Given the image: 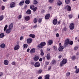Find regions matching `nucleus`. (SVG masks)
Returning a JSON list of instances; mask_svg holds the SVG:
<instances>
[{"label":"nucleus","instance_id":"58","mask_svg":"<svg viewBox=\"0 0 79 79\" xmlns=\"http://www.w3.org/2000/svg\"><path fill=\"white\" fill-rule=\"evenodd\" d=\"M60 23H61V21L60 20L59 21H58L57 22L58 24H60Z\"/></svg>","mask_w":79,"mask_h":79},{"label":"nucleus","instance_id":"17","mask_svg":"<svg viewBox=\"0 0 79 79\" xmlns=\"http://www.w3.org/2000/svg\"><path fill=\"white\" fill-rule=\"evenodd\" d=\"M31 10L29 9L28 10L26 11L27 15H31Z\"/></svg>","mask_w":79,"mask_h":79},{"label":"nucleus","instance_id":"6","mask_svg":"<svg viewBox=\"0 0 79 79\" xmlns=\"http://www.w3.org/2000/svg\"><path fill=\"white\" fill-rule=\"evenodd\" d=\"M69 28L71 30H73L74 29V24L73 23H70L69 25Z\"/></svg>","mask_w":79,"mask_h":79},{"label":"nucleus","instance_id":"53","mask_svg":"<svg viewBox=\"0 0 79 79\" xmlns=\"http://www.w3.org/2000/svg\"><path fill=\"white\" fill-rule=\"evenodd\" d=\"M3 74V73L0 72V77L1 76H2Z\"/></svg>","mask_w":79,"mask_h":79},{"label":"nucleus","instance_id":"37","mask_svg":"<svg viewBox=\"0 0 79 79\" xmlns=\"http://www.w3.org/2000/svg\"><path fill=\"white\" fill-rule=\"evenodd\" d=\"M42 72V70L41 69L39 70L37 72L38 74H40Z\"/></svg>","mask_w":79,"mask_h":79},{"label":"nucleus","instance_id":"42","mask_svg":"<svg viewBox=\"0 0 79 79\" xmlns=\"http://www.w3.org/2000/svg\"><path fill=\"white\" fill-rule=\"evenodd\" d=\"M69 45H72L73 44V41H71L70 42H69Z\"/></svg>","mask_w":79,"mask_h":79},{"label":"nucleus","instance_id":"41","mask_svg":"<svg viewBox=\"0 0 79 79\" xmlns=\"http://www.w3.org/2000/svg\"><path fill=\"white\" fill-rule=\"evenodd\" d=\"M71 58L73 60H75L76 59V56H72L71 57Z\"/></svg>","mask_w":79,"mask_h":79},{"label":"nucleus","instance_id":"59","mask_svg":"<svg viewBox=\"0 0 79 79\" xmlns=\"http://www.w3.org/2000/svg\"><path fill=\"white\" fill-rule=\"evenodd\" d=\"M42 61V58H40L39 60V61Z\"/></svg>","mask_w":79,"mask_h":79},{"label":"nucleus","instance_id":"46","mask_svg":"<svg viewBox=\"0 0 79 79\" xmlns=\"http://www.w3.org/2000/svg\"><path fill=\"white\" fill-rule=\"evenodd\" d=\"M67 45H68V44H66L65 43H64V47L66 48V47H67Z\"/></svg>","mask_w":79,"mask_h":79},{"label":"nucleus","instance_id":"10","mask_svg":"<svg viewBox=\"0 0 79 79\" xmlns=\"http://www.w3.org/2000/svg\"><path fill=\"white\" fill-rule=\"evenodd\" d=\"M27 44H31L32 42V39L31 38H29L27 40Z\"/></svg>","mask_w":79,"mask_h":79},{"label":"nucleus","instance_id":"7","mask_svg":"<svg viewBox=\"0 0 79 79\" xmlns=\"http://www.w3.org/2000/svg\"><path fill=\"white\" fill-rule=\"evenodd\" d=\"M65 8H66L68 11H71V7L69 5L66 6Z\"/></svg>","mask_w":79,"mask_h":79},{"label":"nucleus","instance_id":"52","mask_svg":"<svg viewBox=\"0 0 79 79\" xmlns=\"http://www.w3.org/2000/svg\"><path fill=\"white\" fill-rule=\"evenodd\" d=\"M69 18L70 19H71L73 18V15H69Z\"/></svg>","mask_w":79,"mask_h":79},{"label":"nucleus","instance_id":"14","mask_svg":"<svg viewBox=\"0 0 79 79\" xmlns=\"http://www.w3.org/2000/svg\"><path fill=\"white\" fill-rule=\"evenodd\" d=\"M33 59L34 60V61H38V60H39V57L38 56H35L34 57Z\"/></svg>","mask_w":79,"mask_h":79},{"label":"nucleus","instance_id":"54","mask_svg":"<svg viewBox=\"0 0 79 79\" xmlns=\"http://www.w3.org/2000/svg\"><path fill=\"white\" fill-rule=\"evenodd\" d=\"M56 37H58L59 36H60V35H59V34L58 33H57L56 35Z\"/></svg>","mask_w":79,"mask_h":79},{"label":"nucleus","instance_id":"32","mask_svg":"<svg viewBox=\"0 0 79 79\" xmlns=\"http://www.w3.org/2000/svg\"><path fill=\"white\" fill-rule=\"evenodd\" d=\"M28 46V45L27 44H23V49H24V48H27V47Z\"/></svg>","mask_w":79,"mask_h":79},{"label":"nucleus","instance_id":"20","mask_svg":"<svg viewBox=\"0 0 79 79\" xmlns=\"http://www.w3.org/2000/svg\"><path fill=\"white\" fill-rule=\"evenodd\" d=\"M9 27L10 29H11L13 27V23H11L9 25Z\"/></svg>","mask_w":79,"mask_h":79},{"label":"nucleus","instance_id":"16","mask_svg":"<svg viewBox=\"0 0 79 79\" xmlns=\"http://www.w3.org/2000/svg\"><path fill=\"white\" fill-rule=\"evenodd\" d=\"M46 58L47 60H50V58H51V56H50V54L48 53L47 55Z\"/></svg>","mask_w":79,"mask_h":79},{"label":"nucleus","instance_id":"8","mask_svg":"<svg viewBox=\"0 0 79 79\" xmlns=\"http://www.w3.org/2000/svg\"><path fill=\"white\" fill-rule=\"evenodd\" d=\"M50 15L49 14H48L46 15L45 16L44 18L45 19H50Z\"/></svg>","mask_w":79,"mask_h":79},{"label":"nucleus","instance_id":"40","mask_svg":"<svg viewBox=\"0 0 79 79\" xmlns=\"http://www.w3.org/2000/svg\"><path fill=\"white\" fill-rule=\"evenodd\" d=\"M75 73L77 74V73H79V69H77L76 70Z\"/></svg>","mask_w":79,"mask_h":79},{"label":"nucleus","instance_id":"21","mask_svg":"<svg viewBox=\"0 0 79 79\" xmlns=\"http://www.w3.org/2000/svg\"><path fill=\"white\" fill-rule=\"evenodd\" d=\"M65 43L66 44H68L69 45V40L68 39H67L65 40Z\"/></svg>","mask_w":79,"mask_h":79},{"label":"nucleus","instance_id":"62","mask_svg":"<svg viewBox=\"0 0 79 79\" xmlns=\"http://www.w3.org/2000/svg\"><path fill=\"white\" fill-rule=\"evenodd\" d=\"M61 57H62V56H61V55H60L59 56V58H61Z\"/></svg>","mask_w":79,"mask_h":79},{"label":"nucleus","instance_id":"36","mask_svg":"<svg viewBox=\"0 0 79 79\" xmlns=\"http://www.w3.org/2000/svg\"><path fill=\"white\" fill-rule=\"evenodd\" d=\"M52 64H56V60H53L52 61Z\"/></svg>","mask_w":79,"mask_h":79},{"label":"nucleus","instance_id":"50","mask_svg":"<svg viewBox=\"0 0 79 79\" xmlns=\"http://www.w3.org/2000/svg\"><path fill=\"white\" fill-rule=\"evenodd\" d=\"M49 2L50 3H53L54 2V0H49Z\"/></svg>","mask_w":79,"mask_h":79},{"label":"nucleus","instance_id":"57","mask_svg":"<svg viewBox=\"0 0 79 79\" xmlns=\"http://www.w3.org/2000/svg\"><path fill=\"white\" fill-rule=\"evenodd\" d=\"M27 5H25V6H24V8L25 9H26V8H27Z\"/></svg>","mask_w":79,"mask_h":79},{"label":"nucleus","instance_id":"34","mask_svg":"<svg viewBox=\"0 0 79 79\" xmlns=\"http://www.w3.org/2000/svg\"><path fill=\"white\" fill-rule=\"evenodd\" d=\"M34 7H35L34 6L32 5H31L30 6V9L32 10L34 9Z\"/></svg>","mask_w":79,"mask_h":79},{"label":"nucleus","instance_id":"18","mask_svg":"<svg viewBox=\"0 0 79 79\" xmlns=\"http://www.w3.org/2000/svg\"><path fill=\"white\" fill-rule=\"evenodd\" d=\"M53 44V41L52 40H49L48 41V45H52Z\"/></svg>","mask_w":79,"mask_h":79},{"label":"nucleus","instance_id":"13","mask_svg":"<svg viewBox=\"0 0 79 79\" xmlns=\"http://www.w3.org/2000/svg\"><path fill=\"white\" fill-rule=\"evenodd\" d=\"M4 64L5 65H8L9 64V61L7 60H5L4 61Z\"/></svg>","mask_w":79,"mask_h":79},{"label":"nucleus","instance_id":"39","mask_svg":"<svg viewBox=\"0 0 79 79\" xmlns=\"http://www.w3.org/2000/svg\"><path fill=\"white\" fill-rule=\"evenodd\" d=\"M42 18H40L39 19V20H38V22L39 23H41L42 22Z\"/></svg>","mask_w":79,"mask_h":79},{"label":"nucleus","instance_id":"22","mask_svg":"<svg viewBox=\"0 0 79 79\" xmlns=\"http://www.w3.org/2000/svg\"><path fill=\"white\" fill-rule=\"evenodd\" d=\"M50 79V75L47 74L45 76V79Z\"/></svg>","mask_w":79,"mask_h":79},{"label":"nucleus","instance_id":"4","mask_svg":"<svg viewBox=\"0 0 79 79\" xmlns=\"http://www.w3.org/2000/svg\"><path fill=\"white\" fill-rule=\"evenodd\" d=\"M10 8H15V6H16V3L15 2H11L10 5Z\"/></svg>","mask_w":79,"mask_h":79},{"label":"nucleus","instance_id":"28","mask_svg":"<svg viewBox=\"0 0 79 79\" xmlns=\"http://www.w3.org/2000/svg\"><path fill=\"white\" fill-rule=\"evenodd\" d=\"M5 37L4 33H1L0 34V38H3Z\"/></svg>","mask_w":79,"mask_h":79},{"label":"nucleus","instance_id":"63","mask_svg":"<svg viewBox=\"0 0 79 79\" xmlns=\"http://www.w3.org/2000/svg\"><path fill=\"white\" fill-rule=\"evenodd\" d=\"M37 27V25H35L34 27H33L34 28H36V27Z\"/></svg>","mask_w":79,"mask_h":79},{"label":"nucleus","instance_id":"44","mask_svg":"<svg viewBox=\"0 0 79 79\" xmlns=\"http://www.w3.org/2000/svg\"><path fill=\"white\" fill-rule=\"evenodd\" d=\"M1 8H2V10H5V6H2L1 7Z\"/></svg>","mask_w":79,"mask_h":79},{"label":"nucleus","instance_id":"26","mask_svg":"<svg viewBox=\"0 0 79 79\" xmlns=\"http://www.w3.org/2000/svg\"><path fill=\"white\" fill-rule=\"evenodd\" d=\"M3 18H4V16H3V15H2L0 16V21H2V19H3Z\"/></svg>","mask_w":79,"mask_h":79},{"label":"nucleus","instance_id":"25","mask_svg":"<svg viewBox=\"0 0 79 79\" xmlns=\"http://www.w3.org/2000/svg\"><path fill=\"white\" fill-rule=\"evenodd\" d=\"M24 3V1L23 0L20 3H19V6H22Z\"/></svg>","mask_w":79,"mask_h":79},{"label":"nucleus","instance_id":"1","mask_svg":"<svg viewBox=\"0 0 79 79\" xmlns=\"http://www.w3.org/2000/svg\"><path fill=\"white\" fill-rule=\"evenodd\" d=\"M67 63V59H64L63 60L60 62V66L62 67L63 66H64L65 64Z\"/></svg>","mask_w":79,"mask_h":79},{"label":"nucleus","instance_id":"38","mask_svg":"<svg viewBox=\"0 0 79 79\" xmlns=\"http://www.w3.org/2000/svg\"><path fill=\"white\" fill-rule=\"evenodd\" d=\"M34 4H37L38 3V2L36 0H34L33 1Z\"/></svg>","mask_w":79,"mask_h":79},{"label":"nucleus","instance_id":"45","mask_svg":"<svg viewBox=\"0 0 79 79\" xmlns=\"http://www.w3.org/2000/svg\"><path fill=\"white\" fill-rule=\"evenodd\" d=\"M11 64L12 65H14L15 66V65H16V63L15 61H13L12 62Z\"/></svg>","mask_w":79,"mask_h":79},{"label":"nucleus","instance_id":"33","mask_svg":"<svg viewBox=\"0 0 79 79\" xmlns=\"http://www.w3.org/2000/svg\"><path fill=\"white\" fill-rule=\"evenodd\" d=\"M65 2L66 4H69L70 3V0H65Z\"/></svg>","mask_w":79,"mask_h":79},{"label":"nucleus","instance_id":"60","mask_svg":"<svg viewBox=\"0 0 79 79\" xmlns=\"http://www.w3.org/2000/svg\"><path fill=\"white\" fill-rule=\"evenodd\" d=\"M31 64L32 65L34 64V62H31Z\"/></svg>","mask_w":79,"mask_h":79},{"label":"nucleus","instance_id":"61","mask_svg":"<svg viewBox=\"0 0 79 79\" xmlns=\"http://www.w3.org/2000/svg\"><path fill=\"white\" fill-rule=\"evenodd\" d=\"M42 77H39L38 79H42Z\"/></svg>","mask_w":79,"mask_h":79},{"label":"nucleus","instance_id":"35","mask_svg":"<svg viewBox=\"0 0 79 79\" xmlns=\"http://www.w3.org/2000/svg\"><path fill=\"white\" fill-rule=\"evenodd\" d=\"M37 9V7H35L33 8L32 10H33V11H34V12H35V11Z\"/></svg>","mask_w":79,"mask_h":79},{"label":"nucleus","instance_id":"64","mask_svg":"<svg viewBox=\"0 0 79 79\" xmlns=\"http://www.w3.org/2000/svg\"><path fill=\"white\" fill-rule=\"evenodd\" d=\"M79 55V52H77L76 54L77 56V55Z\"/></svg>","mask_w":79,"mask_h":79},{"label":"nucleus","instance_id":"27","mask_svg":"<svg viewBox=\"0 0 79 79\" xmlns=\"http://www.w3.org/2000/svg\"><path fill=\"white\" fill-rule=\"evenodd\" d=\"M25 3L27 5H29L30 3V0H26L25 1Z\"/></svg>","mask_w":79,"mask_h":79},{"label":"nucleus","instance_id":"5","mask_svg":"<svg viewBox=\"0 0 79 79\" xmlns=\"http://www.w3.org/2000/svg\"><path fill=\"white\" fill-rule=\"evenodd\" d=\"M34 66L35 68H39L40 66V64L39 62H36L35 63Z\"/></svg>","mask_w":79,"mask_h":79},{"label":"nucleus","instance_id":"47","mask_svg":"<svg viewBox=\"0 0 79 79\" xmlns=\"http://www.w3.org/2000/svg\"><path fill=\"white\" fill-rule=\"evenodd\" d=\"M78 48H79L78 46H75L74 48V50H77Z\"/></svg>","mask_w":79,"mask_h":79},{"label":"nucleus","instance_id":"43","mask_svg":"<svg viewBox=\"0 0 79 79\" xmlns=\"http://www.w3.org/2000/svg\"><path fill=\"white\" fill-rule=\"evenodd\" d=\"M21 18H22V15H20L18 16V19H21Z\"/></svg>","mask_w":79,"mask_h":79},{"label":"nucleus","instance_id":"29","mask_svg":"<svg viewBox=\"0 0 79 79\" xmlns=\"http://www.w3.org/2000/svg\"><path fill=\"white\" fill-rule=\"evenodd\" d=\"M29 36L31 37L33 39H34V38H35V35L32 34H30L29 35Z\"/></svg>","mask_w":79,"mask_h":79},{"label":"nucleus","instance_id":"55","mask_svg":"<svg viewBox=\"0 0 79 79\" xmlns=\"http://www.w3.org/2000/svg\"><path fill=\"white\" fill-rule=\"evenodd\" d=\"M23 39V36L20 37V40H22Z\"/></svg>","mask_w":79,"mask_h":79},{"label":"nucleus","instance_id":"11","mask_svg":"<svg viewBox=\"0 0 79 79\" xmlns=\"http://www.w3.org/2000/svg\"><path fill=\"white\" fill-rule=\"evenodd\" d=\"M58 22V20L56 19H54L52 22V23L54 25H56L57 24V22Z\"/></svg>","mask_w":79,"mask_h":79},{"label":"nucleus","instance_id":"12","mask_svg":"<svg viewBox=\"0 0 79 79\" xmlns=\"http://www.w3.org/2000/svg\"><path fill=\"white\" fill-rule=\"evenodd\" d=\"M20 47L19 45H16L14 47V50H17L19 49Z\"/></svg>","mask_w":79,"mask_h":79},{"label":"nucleus","instance_id":"56","mask_svg":"<svg viewBox=\"0 0 79 79\" xmlns=\"http://www.w3.org/2000/svg\"><path fill=\"white\" fill-rule=\"evenodd\" d=\"M51 68H52V67H51V66H49V68H48V70H49H49H50Z\"/></svg>","mask_w":79,"mask_h":79},{"label":"nucleus","instance_id":"23","mask_svg":"<svg viewBox=\"0 0 79 79\" xmlns=\"http://www.w3.org/2000/svg\"><path fill=\"white\" fill-rule=\"evenodd\" d=\"M30 53H31L32 54L33 53H35V48H33L31 50H30Z\"/></svg>","mask_w":79,"mask_h":79},{"label":"nucleus","instance_id":"48","mask_svg":"<svg viewBox=\"0 0 79 79\" xmlns=\"http://www.w3.org/2000/svg\"><path fill=\"white\" fill-rule=\"evenodd\" d=\"M70 72H68L67 73L66 76H69V75H70Z\"/></svg>","mask_w":79,"mask_h":79},{"label":"nucleus","instance_id":"51","mask_svg":"<svg viewBox=\"0 0 79 79\" xmlns=\"http://www.w3.org/2000/svg\"><path fill=\"white\" fill-rule=\"evenodd\" d=\"M45 64H46V65H48V64H49V62L46 61L45 63Z\"/></svg>","mask_w":79,"mask_h":79},{"label":"nucleus","instance_id":"31","mask_svg":"<svg viewBox=\"0 0 79 79\" xmlns=\"http://www.w3.org/2000/svg\"><path fill=\"white\" fill-rule=\"evenodd\" d=\"M40 51L41 52L40 55L41 56H44V52L43 51V50L41 49L40 50Z\"/></svg>","mask_w":79,"mask_h":79},{"label":"nucleus","instance_id":"3","mask_svg":"<svg viewBox=\"0 0 79 79\" xmlns=\"http://www.w3.org/2000/svg\"><path fill=\"white\" fill-rule=\"evenodd\" d=\"M45 45H46L45 42H41L40 44H39L38 45L37 47L39 48H42Z\"/></svg>","mask_w":79,"mask_h":79},{"label":"nucleus","instance_id":"49","mask_svg":"<svg viewBox=\"0 0 79 79\" xmlns=\"http://www.w3.org/2000/svg\"><path fill=\"white\" fill-rule=\"evenodd\" d=\"M68 29L66 28V27H65L64 28V31H67Z\"/></svg>","mask_w":79,"mask_h":79},{"label":"nucleus","instance_id":"30","mask_svg":"<svg viewBox=\"0 0 79 79\" xmlns=\"http://www.w3.org/2000/svg\"><path fill=\"white\" fill-rule=\"evenodd\" d=\"M37 21H38L37 19L36 18H35L33 20V23H37Z\"/></svg>","mask_w":79,"mask_h":79},{"label":"nucleus","instance_id":"2","mask_svg":"<svg viewBox=\"0 0 79 79\" xmlns=\"http://www.w3.org/2000/svg\"><path fill=\"white\" fill-rule=\"evenodd\" d=\"M7 27H8V25H6L4 28V31H6V32L7 34H9L11 31V29L9 28L6 29Z\"/></svg>","mask_w":79,"mask_h":79},{"label":"nucleus","instance_id":"9","mask_svg":"<svg viewBox=\"0 0 79 79\" xmlns=\"http://www.w3.org/2000/svg\"><path fill=\"white\" fill-rule=\"evenodd\" d=\"M57 4L58 6H60L62 5V2L60 0H57Z\"/></svg>","mask_w":79,"mask_h":79},{"label":"nucleus","instance_id":"19","mask_svg":"<svg viewBox=\"0 0 79 79\" xmlns=\"http://www.w3.org/2000/svg\"><path fill=\"white\" fill-rule=\"evenodd\" d=\"M63 48H64V47H63V46H60L59 48V51H63Z\"/></svg>","mask_w":79,"mask_h":79},{"label":"nucleus","instance_id":"24","mask_svg":"<svg viewBox=\"0 0 79 79\" xmlns=\"http://www.w3.org/2000/svg\"><path fill=\"white\" fill-rule=\"evenodd\" d=\"M0 47L1 48H3L4 47H5V44H2L0 45Z\"/></svg>","mask_w":79,"mask_h":79},{"label":"nucleus","instance_id":"15","mask_svg":"<svg viewBox=\"0 0 79 79\" xmlns=\"http://www.w3.org/2000/svg\"><path fill=\"white\" fill-rule=\"evenodd\" d=\"M30 19H31V17L29 16H27L25 17V20L27 21L30 20Z\"/></svg>","mask_w":79,"mask_h":79}]
</instances>
